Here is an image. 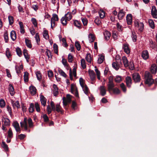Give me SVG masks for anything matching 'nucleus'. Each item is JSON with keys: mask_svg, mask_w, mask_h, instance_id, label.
<instances>
[{"mask_svg": "<svg viewBox=\"0 0 157 157\" xmlns=\"http://www.w3.org/2000/svg\"><path fill=\"white\" fill-rule=\"evenodd\" d=\"M27 122L29 128H32L33 126L32 120L31 118H29L27 120V118H25L23 121L20 122V124L22 128H24L25 130H27L28 129Z\"/></svg>", "mask_w": 157, "mask_h": 157, "instance_id": "f257e3e1", "label": "nucleus"}, {"mask_svg": "<svg viewBox=\"0 0 157 157\" xmlns=\"http://www.w3.org/2000/svg\"><path fill=\"white\" fill-rule=\"evenodd\" d=\"M145 83L148 86H150L154 82V80L152 78L151 74L148 71H146L144 74Z\"/></svg>", "mask_w": 157, "mask_h": 157, "instance_id": "f03ea898", "label": "nucleus"}, {"mask_svg": "<svg viewBox=\"0 0 157 157\" xmlns=\"http://www.w3.org/2000/svg\"><path fill=\"white\" fill-rule=\"evenodd\" d=\"M114 85L109 88H107L110 94L113 93L114 94L118 95L120 93L121 91L117 87H114Z\"/></svg>", "mask_w": 157, "mask_h": 157, "instance_id": "7ed1b4c3", "label": "nucleus"}, {"mask_svg": "<svg viewBox=\"0 0 157 157\" xmlns=\"http://www.w3.org/2000/svg\"><path fill=\"white\" fill-rule=\"evenodd\" d=\"M50 105L52 108H51L49 105L47 107V111L48 114H50L51 113L52 110L55 111L56 110L55 105L54 102L53 101H51Z\"/></svg>", "mask_w": 157, "mask_h": 157, "instance_id": "20e7f679", "label": "nucleus"}, {"mask_svg": "<svg viewBox=\"0 0 157 157\" xmlns=\"http://www.w3.org/2000/svg\"><path fill=\"white\" fill-rule=\"evenodd\" d=\"M135 26L140 31H142L144 29V24L142 22H139L137 21H136L134 22Z\"/></svg>", "mask_w": 157, "mask_h": 157, "instance_id": "39448f33", "label": "nucleus"}, {"mask_svg": "<svg viewBox=\"0 0 157 157\" xmlns=\"http://www.w3.org/2000/svg\"><path fill=\"white\" fill-rule=\"evenodd\" d=\"M132 78L135 82H140L141 78L139 74L137 73H133L132 75Z\"/></svg>", "mask_w": 157, "mask_h": 157, "instance_id": "423d86ee", "label": "nucleus"}, {"mask_svg": "<svg viewBox=\"0 0 157 157\" xmlns=\"http://www.w3.org/2000/svg\"><path fill=\"white\" fill-rule=\"evenodd\" d=\"M71 101V96L69 94H67V98H63V103L64 106H66L68 103H70Z\"/></svg>", "mask_w": 157, "mask_h": 157, "instance_id": "0eeeda50", "label": "nucleus"}, {"mask_svg": "<svg viewBox=\"0 0 157 157\" xmlns=\"http://www.w3.org/2000/svg\"><path fill=\"white\" fill-rule=\"evenodd\" d=\"M122 48L124 52L128 54L130 53V49L129 48V45L127 43H124L123 44Z\"/></svg>", "mask_w": 157, "mask_h": 157, "instance_id": "6e6552de", "label": "nucleus"}, {"mask_svg": "<svg viewBox=\"0 0 157 157\" xmlns=\"http://www.w3.org/2000/svg\"><path fill=\"white\" fill-rule=\"evenodd\" d=\"M151 14L154 18H157V10L155 6H152Z\"/></svg>", "mask_w": 157, "mask_h": 157, "instance_id": "1a4fd4ad", "label": "nucleus"}, {"mask_svg": "<svg viewBox=\"0 0 157 157\" xmlns=\"http://www.w3.org/2000/svg\"><path fill=\"white\" fill-rule=\"evenodd\" d=\"M109 82L107 86V88H109L112 86L114 85L113 82V77L112 76H110L108 78Z\"/></svg>", "mask_w": 157, "mask_h": 157, "instance_id": "9d476101", "label": "nucleus"}, {"mask_svg": "<svg viewBox=\"0 0 157 157\" xmlns=\"http://www.w3.org/2000/svg\"><path fill=\"white\" fill-rule=\"evenodd\" d=\"M125 80L127 86L130 88L132 83L131 78L129 76H127Z\"/></svg>", "mask_w": 157, "mask_h": 157, "instance_id": "9b49d317", "label": "nucleus"}, {"mask_svg": "<svg viewBox=\"0 0 157 157\" xmlns=\"http://www.w3.org/2000/svg\"><path fill=\"white\" fill-rule=\"evenodd\" d=\"M100 94L102 96H105L106 94V90L104 86H101L100 88Z\"/></svg>", "mask_w": 157, "mask_h": 157, "instance_id": "f8f14e48", "label": "nucleus"}, {"mask_svg": "<svg viewBox=\"0 0 157 157\" xmlns=\"http://www.w3.org/2000/svg\"><path fill=\"white\" fill-rule=\"evenodd\" d=\"M125 13L123 9L120 10L118 14V19L120 20L122 19L125 15Z\"/></svg>", "mask_w": 157, "mask_h": 157, "instance_id": "ddd939ff", "label": "nucleus"}, {"mask_svg": "<svg viewBox=\"0 0 157 157\" xmlns=\"http://www.w3.org/2000/svg\"><path fill=\"white\" fill-rule=\"evenodd\" d=\"M13 125L16 131L17 132H19V133H20L21 129L20 128L19 124L17 122L15 121L13 122Z\"/></svg>", "mask_w": 157, "mask_h": 157, "instance_id": "4468645a", "label": "nucleus"}, {"mask_svg": "<svg viewBox=\"0 0 157 157\" xmlns=\"http://www.w3.org/2000/svg\"><path fill=\"white\" fill-rule=\"evenodd\" d=\"M142 57L143 58L146 60L149 58L148 53L147 50L144 51L142 54Z\"/></svg>", "mask_w": 157, "mask_h": 157, "instance_id": "2eb2a0df", "label": "nucleus"}, {"mask_svg": "<svg viewBox=\"0 0 157 157\" xmlns=\"http://www.w3.org/2000/svg\"><path fill=\"white\" fill-rule=\"evenodd\" d=\"M157 71V67L155 64L152 65L150 68V71L152 74H155Z\"/></svg>", "mask_w": 157, "mask_h": 157, "instance_id": "dca6fc26", "label": "nucleus"}, {"mask_svg": "<svg viewBox=\"0 0 157 157\" xmlns=\"http://www.w3.org/2000/svg\"><path fill=\"white\" fill-rule=\"evenodd\" d=\"M40 101L41 104L45 106L46 105L47 99L44 97L43 95L40 96Z\"/></svg>", "mask_w": 157, "mask_h": 157, "instance_id": "f3484780", "label": "nucleus"}, {"mask_svg": "<svg viewBox=\"0 0 157 157\" xmlns=\"http://www.w3.org/2000/svg\"><path fill=\"white\" fill-rule=\"evenodd\" d=\"M104 35L105 37V39L106 40H108L109 39L111 36V33L107 31H105L104 32Z\"/></svg>", "mask_w": 157, "mask_h": 157, "instance_id": "a211bd4d", "label": "nucleus"}, {"mask_svg": "<svg viewBox=\"0 0 157 157\" xmlns=\"http://www.w3.org/2000/svg\"><path fill=\"white\" fill-rule=\"evenodd\" d=\"M89 73L91 80L92 81L94 80L95 78V75L94 71L93 70L89 71Z\"/></svg>", "mask_w": 157, "mask_h": 157, "instance_id": "6ab92c4d", "label": "nucleus"}, {"mask_svg": "<svg viewBox=\"0 0 157 157\" xmlns=\"http://www.w3.org/2000/svg\"><path fill=\"white\" fill-rule=\"evenodd\" d=\"M29 89L31 95H34L36 94V90L35 87L34 86H31L29 87Z\"/></svg>", "mask_w": 157, "mask_h": 157, "instance_id": "aec40b11", "label": "nucleus"}, {"mask_svg": "<svg viewBox=\"0 0 157 157\" xmlns=\"http://www.w3.org/2000/svg\"><path fill=\"white\" fill-rule=\"evenodd\" d=\"M126 20L128 25H130L132 22V16L131 14H128L126 17Z\"/></svg>", "mask_w": 157, "mask_h": 157, "instance_id": "412c9836", "label": "nucleus"}, {"mask_svg": "<svg viewBox=\"0 0 157 157\" xmlns=\"http://www.w3.org/2000/svg\"><path fill=\"white\" fill-rule=\"evenodd\" d=\"M9 89L10 94L11 96H13L15 93V91L13 86L11 84L9 85Z\"/></svg>", "mask_w": 157, "mask_h": 157, "instance_id": "4be33fe9", "label": "nucleus"}, {"mask_svg": "<svg viewBox=\"0 0 157 157\" xmlns=\"http://www.w3.org/2000/svg\"><path fill=\"white\" fill-rule=\"evenodd\" d=\"M56 110L58 112H60L61 113H63V112L62 109V107L59 104H57L56 105Z\"/></svg>", "mask_w": 157, "mask_h": 157, "instance_id": "5701e85b", "label": "nucleus"}, {"mask_svg": "<svg viewBox=\"0 0 157 157\" xmlns=\"http://www.w3.org/2000/svg\"><path fill=\"white\" fill-rule=\"evenodd\" d=\"M122 59L124 63V66L125 67H127L129 66L128 61L126 57L124 56L122 57Z\"/></svg>", "mask_w": 157, "mask_h": 157, "instance_id": "b1692460", "label": "nucleus"}, {"mask_svg": "<svg viewBox=\"0 0 157 157\" xmlns=\"http://www.w3.org/2000/svg\"><path fill=\"white\" fill-rule=\"evenodd\" d=\"M64 17H65L66 20H67L68 21H69L72 18L71 13L69 12H68L67 14H65Z\"/></svg>", "mask_w": 157, "mask_h": 157, "instance_id": "393cba45", "label": "nucleus"}, {"mask_svg": "<svg viewBox=\"0 0 157 157\" xmlns=\"http://www.w3.org/2000/svg\"><path fill=\"white\" fill-rule=\"evenodd\" d=\"M10 37L13 40H14L16 38V35L15 31L13 30L10 32Z\"/></svg>", "mask_w": 157, "mask_h": 157, "instance_id": "a878e982", "label": "nucleus"}, {"mask_svg": "<svg viewBox=\"0 0 157 157\" xmlns=\"http://www.w3.org/2000/svg\"><path fill=\"white\" fill-rule=\"evenodd\" d=\"M86 59L88 63H91V57L90 53H88L86 54Z\"/></svg>", "mask_w": 157, "mask_h": 157, "instance_id": "bb28decb", "label": "nucleus"}, {"mask_svg": "<svg viewBox=\"0 0 157 157\" xmlns=\"http://www.w3.org/2000/svg\"><path fill=\"white\" fill-rule=\"evenodd\" d=\"M83 90L84 91V93L86 95H88L89 93V89L87 86L86 85L83 86H82Z\"/></svg>", "mask_w": 157, "mask_h": 157, "instance_id": "cd10ccee", "label": "nucleus"}, {"mask_svg": "<svg viewBox=\"0 0 157 157\" xmlns=\"http://www.w3.org/2000/svg\"><path fill=\"white\" fill-rule=\"evenodd\" d=\"M89 40L90 42H93L95 40V37L94 35L90 33L88 36Z\"/></svg>", "mask_w": 157, "mask_h": 157, "instance_id": "c85d7f7f", "label": "nucleus"}, {"mask_svg": "<svg viewBox=\"0 0 157 157\" xmlns=\"http://www.w3.org/2000/svg\"><path fill=\"white\" fill-rule=\"evenodd\" d=\"M2 121L4 122L5 125L8 126L10 124V121L8 118H3L2 119Z\"/></svg>", "mask_w": 157, "mask_h": 157, "instance_id": "c756f323", "label": "nucleus"}, {"mask_svg": "<svg viewBox=\"0 0 157 157\" xmlns=\"http://www.w3.org/2000/svg\"><path fill=\"white\" fill-rule=\"evenodd\" d=\"M59 73L62 76L65 78H66L67 76V75L61 69L59 68L58 70Z\"/></svg>", "mask_w": 157, "mask_h": 157, "instance_id": "7c9ffc66", "label": "nucleus"}, {"mask_svg": "<svg viewBox=\"0 0 157 157\" xmlns=\"http://www.w3.org/2000/svg\"><path fill=\"white\" fill-rule=\"evenodd\" d=\"M25 42L27 47L29 48H31L32 47V44H31V41L27 39H25Z\"/></svg>", "mask_w": 157, "mask_h": 157, "instance_id": "2f4dec72", "label": "nucleus"}, {"mask_svg": "<svg viewBox=\"0 0 157 157\" xmlns=\"http://www.w3.org/2000/svg\"><path fill=\"white\" fill-rule=\"evenodd\" d=\"M74 24L75 26L79 29L81 28V24L78 20L75 21Z\"/></svg>", "mask_w": 157, "mask_h": 157, "instance_id": "473e14b6", "label": "nucleus"}, {"mask_svg": "<svg viewBox=\"0 0 157 157\" xmlns=\"http://www.w3.org/2000/svg\"><path fill=\"white\" fill-rule=\"evenodd\" d=\"M149 45L150 48L152 49H154L156 48V45L155 43H154L151 40H150Z\"/></svg>", "mask_w": 157, "mask_h": 157, "instance_id": "72a5a7b5", "label": "nucleus"}, {"mask_svg": "<svg viewBox=\"0 0 157 157\" xmlns=\"http://www.w3.org/2000/svg\"><path fill=\"white\" fill-rule=\"evenodd\" d=\"M12 105L13 107H16L18 109L20 108V106L19 102L18 101H17L15 102H13Z\"/></svg>", "mask_w": 157, "mask_h": 157, "instance_id": "f704fd0d", "label": "nucleus"}, {"mask_svg": "<svg viewBox=\"0 0 157 157\" xmlns=\"http://www.w3.org/2000/svg\"><path fill=\"white\" fill-rule=\"evenodd\" d=\"M104 59V56L103 55L100 56L98 58V63L101 64L102 63Z\"/></svg>", "mask_w": 157, "mask_h": 157, "instance_id": "c9c22d12", "label": "nucleus"}, {"mask_svg": "<svg viewBox=\"0 0 157 157\" xmlns=\"http://www.w3.org/2000/svg\"><path fill=\"white\" fill-rule=\"evenodd\" d=\"M45 54L48 56V59L49 60L52 58V56L51 55V51L48 49H47L45 52Z\"/></svg>", "mask_w": 157, "mask_h": 157, "instance_id": "e433bc0d", "label": "nucleus"}, {"mask_svg": "<svg viewBox=\"0 0 157 157\" xmlns=\"http://www.w3.org/2000/svg\"><path fill=\"white\" fill-rule=\"evenodd\" d=\"M112 65L113 67L116 70H118L120 67L115 62L113 63Z\"/></svg>", "mask_w": 157, "mask_h": 157, "instance_id": "4c0bfd02", "label": "nucleus"}, {"mask_svg": "<svg viewBox=\"0 0 157 157\" xmlns=\"http://www.w3.org/2000/svg\"><path fill=\"white\" fill-rule=\"evenodd\" d=\"M28 75L29 73L27 72H24V81L25 82H28L29 80L28 79Z\"/></svg>", "mask_w": 157, "mask_h": 157, "instance_id": "58836bf2", "label": "nucleus"}, {"mask_svg": "<svg viewBox=\"0 0 157 157\" xmlns=\"http://www.w3.org/2000/svg\"><path fill=\"white\" fill-rule=\"evenodd\" d=\"M132 33L131 37L132 38V40L134 42H135L136 41L137 37L136 33L132 31Z\"/></svg>", "mask_w": 157, "mask_h": 157, "instance_id": "ea45409f", "label": "nucleus"}, {"mask_svg": "<svg viewBox=\"0 0 157 157\" xmlns=\"http://www.w3.org/2000/svg\"><path fill=\"white\" fill-rule=\"evenodd\" d=\"M8 136L10 139L12 138L13 136V133L11 128H10L8 132Z\"/></svg>", "mask_w": 157, "mask_h": 157, "instance_id": "a19ab883", "label": "nucleus"}, {"mask_svg": "<svg viewBox=\"0 0 157 157\" xmlns=\"http://www.w3.org/2000/svg\"><path fill=\"white\" fill-rule=\"evenodd\" d=\"M60 21L62 24L63 25H67V21H68L64 17L62 18Z\"/></svg>", "mask_w": 157, "mask_h": 157, "instance_id": "79ce46f5", "label": "nucleus"}, {"mask_svg": "<svg viewBox=\"0 0 157 157\" xmlns=\"http://www.w3.org/2000/svg\"><path fill=\"white\" fill-rule=\"evenodd\" d=\"M2 147H3L4 150L7 151L9 150V148L8 145L4 142H2Z\"/></svg>", "mask_w": 157, "mask_h": 157, "instance_id": "37998d69", "label": "nucleus"}, {"mask_svg": "<svg viewBox=\"0 0 157 157\" xmlns=\"http://www.w3.org/2000/svg\"><path fill=\"white\" fill-rule=\"evenodd\" d=\"M148 23L149 26L152 29H154L155 28V25L153 21L151 19L148 20Z\"/></svg>", "mask_w": 157, "mask_h": 157, "instance_id": "c03bdc74", "label": "nucleus"}, {"mask_svg": "<svg viewBox=\"0 0 157 157\" xmlns=\"http://www.w3.org/2000/svg\"><path fill=\"white\" fill-rule=\"evenodd\" d=\"M16 51L17 55L21 57L22 55L21 51L19 47H17L16 49Z\"/></svg>", "mask_w": 157, "mask_h": 157, "instance_id": "a18cd8bd", "label": "nucleus"}, {"mask_svg": "<svg viewBox=\"0 0 157 157\" xmlns=\"http://www.w3.org/2000/svg\"><path fill=\"white\" fill-rule=\"evenodd\" d=\"M36 74L37 79L39 81L41 80L42 78V75L40 72L39 71H37Z\"/></svg>", "mask_w": 157, "mask_h": 157, "instance_id": "49530a36", "label": "nucleus"}, {"mask_svg": "<svg viewBox=\"0 0 157 157\" xmlns=\"http://www.w3.org/2000/svg\"><path fill=\"white\" fill-rule=\"evenodd\" d=\"M81 64L83 69H84L86 68V65L85 61L84 59H81Z\"/></svg>", "mask_w": 157, "mask_h": 157, "instance_id": "de8ad7c7", "label": "nucleus"}, {"mask_svg": "<svg viewBox=\"0 0 157 157\" xmlns=\"http://www.w3.org/2000/svg\"><path fill=\"white\" fill-rule=\"evenodd\" d=\"M101 18H102L105 16V13L103 10H100L98 12Z\"/></svg>", "mask_w": 157, "mask_h": 157, "instance_id": "09e8293b", "label": "nucleus"}, {"mask_svg": "<svg viewBox=\"0 0 157 157\" xmlns=\"http://www.w3.org/2000/svg\"><path fill=\"white\" fill-rule=\"evenodd\" d=\"M94 22L98 25H100L101 24V21L99 18H97L94 20Z\"/></svg>", "mask_w": 157, "mask_h": 157, "instance_id": "8fccbe9b", "label": "nucleus"}, {"mask_svg": "<svg viewBox=\"0 0 157 157\" xmlns=\"http://www.w3.org/2000/svg\"><path fill=\"white\" fill-rule=\"evenodd\" d=\"M117 27L118 30L119 31H122L123 30V27L118 22L117 24Z\"/></svg>", "mask_w": 157, "mask_h": 157, "instance_id": "3c124183", "label": "nucleus"}, {"mask_svg": "<svg viewBox=\"0 0 157 157\" xmlns=\"http://www.w3.org/2000/svg\"><path fill=\"white\" fill-rule=\"evenodd\" d=\"M8 18L10 24L12 25L13 24L14 22L13 17L12 16H9Z\"/></svg>", "mask_w": 157, "mask_h": 157, "instance_id": "603ef678", "label": "nucleus"}, {"mask_svg": "<svg viewBox=\"0 0 157 157\" xmlns=\"http://www.w3.org/2000/svg\"><path fill=\"white\" fill-rule=\"evenodd\" d=\"M6 55L8 58H9L11 56V54L9 48H7L6 51Z\"/></svg>", "mask_w": 157, "mask_h": 157, "instance_id": "864d4df0", "label": "nucleus"}, {"mask_svg": "<svg viewBox=\"0 0 157 157\" xmlns=\"http://www.w3.org/2000/svg\"><path fill=\"white\" fill-rule=\"evenodd\" d=\"M53 48L54 50V52L56 54L58 53V46L56 44H54L53 45Z\"/></svg>", "mask_w": 157, "mask_h": 157, "instance_id": "5fc2aeb1", "label": "nucleus"}, {"mask_svg": "<svg viewBox=\"0 0 157 157\" xmlns=\"http://www.w3.org/2000/svg\"><path fill=\"white\" fill-rule=\"evenodd\" d=\"M121 80V77L120 76H117L115 79V82L117 83L120 82Z\"/></svg>", "mask_w": 157, "mask_h": 157, "instance_id": "6e6d98bb", "label": "nucleus"}, {"mask_svg": "<svg viewBox=\"0 0 157 157\" xmlns=\"http://www.w3.org/2000/svg\"><path fill=\"white\" fill-rule=\"evenodd\" d=\"M51 20L55 21H58L59 20L58 17V15L56 14H54L52 15V17L51 18Z\"/></svg>", "mask_w": 157, "mask_h": 157, "instance_id": "4d7b16f0", "label": "nucleus"}, {"mask_svg": "<svg viewBox=\"0 0 157 157\" xmlns=\"http://www.w3.org/2000/svg\"><path fill=\"white\" fill-rule=\"evenodd\" d=\"M34 105L33 103H31L29 108V111L30 113H32L34 110Z\"/></svg>", "mask_w": 157, "mask_h": 157, "instance_id": "13d9d810", "label": "nucleus"}, {"mask_svg": "<svg viewBox=\"0 0 157 157\" xmlns=\"http://www.w3.org/2000/svg\"><path fill=\"white\" fill-rule=\"evenodd\" d=\"M31 21L35 27L37 26V22L36 19L35 18H32Z\"/></svg>", "mask_w": 157, "mask_h": 157, "instance_id": "bf43d9fd", "label": "nucleus"}, {"mask_svg": "<svg viewBox=\"0 0 157 157\" xmlns=\"http://www.w3.org/2000/svg\"><path fill=\"white\" fill-rule=\"evenodd\" d=\"M43 36L46 39H48L49 36L48 34V33L47 31L46 30L44 31V32L43 33Z\"/></svg>", "mask_w": 157, "mask_h": 157, "instance_id": "052dcab7", "label": "nucleus"}, {"mask_svg": "<svg viewBox=\"0 0 157 157\" xmlns=\"http://www.w3.org/2000/svg\"><path fill=\"white\" fill-rule=\"evenodd\" d=\"M73 57L71 54H69L68 56V59L69 62H72L73 60Z\"/></svg>", "mask_w": 157, "mask_h": 157, "instance_id": "680f3d73", "label": "nucleus"}, {"mask_svg": "<svg viewBox=\"0 0 157 157\" xmlns=\"http://www.w3.org/2000/svg\"><path fill=\"white\" fill-rule=\"evenodd\" d=\"M62 42V44L63 46L65 47H67L68 46V44L66 42V40L64 38H63L61 40Z\"/></svg>", "mask_w": 157, "mask_h": 157, "instance_id": "e2e57ef3", "label": "nucleus"}, {"mask_svg": "<svg viewBox=\"0 0 157 157\" xmlns=\"http://www.w3.org/2000/svg\"><path fill=\"white\" fill-rule=\"evenodd\" d=\"M75 46L78 51L80 50L81 46L79 42L76 41L75 42Z\"/></svg>", "mask_w": 157, "mask_h": 157, "instance_id": "0e129e2a", "label": "nucleus"}, {"mask_svg": "<svg viewBox=\"0 0 157 157\" xmlns=\"http://www.w3.org/2000/svg\"><path fill=\"white\" fill-rule=\"evenodd\" d=\"M120 87L122 90L123 91L125 92L126 91V88L124 84L122 83L120 84Z\"/></svg>", "mask_w": 157, "mask_h": 157, "instance_id": "69168bd1", "label": "nucleus"}, {"mask_svg": "<svg viewBox=\"0 0 157 157\" xmlns=\"http://www.w3.org/2000/svg\"><path fill=\"white\" fill-rule=\"evenodd\" d=\"M35 107L36 111L38 112H40V108L39 105L38 103H35Z\"/></svg>", "mask_w": 157, "mask_h": 157, "instance_id": "338daca9", "label": "nucleus"}, {"mask_svg": "<svg viewBox=\"0 0 157 157\" xmlns=\"http://www.w3.org/2000/svg\"><path fill=\"white\" fill-rule=\"evenodd\" d=\"M118 35V33L117 32L114 31L113 33V36L114 39H116Z\"/></svg>", "mask_w": 157, "mask_h": 157, "instance_id": "774afa93", "label": "nucleus"}]
</instances>
